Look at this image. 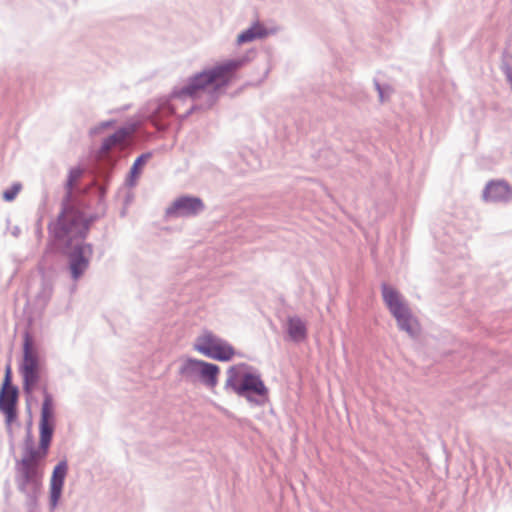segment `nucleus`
Wrapping results in <instances>:
<instances>
[{"mask_svg":"<svg viewBox=\"0 0 512 512\" xmlns=\"http://www.w3.org/2000/svg\"><path fill=\"white\" fill-rule=\"evenodd\" d=\"M145 161H146V157L145 156L139 157L135 161V163H134V165H133V167L131 169V173L132 174H137L139 172L140 167L145 163Z\"/></svg>","mask_w":512,"mask_h":512,"instance_id":"6ab92c4d","label":"nucleus"},{"mask_svg":"<svg viewBox=\"0 0 512 512\" xmlns=\"http://www.w3.org/2000/svg\"><path fill=\"white\" fill-rule=\"evenodd\" d=\"M145 161H146V157L145 156L139 157L135 161V163H134V165H133V167L131 169V173L132 174H137L139 172L140 167L145 163Z\"/></svg>","mask_w":512,"mask_h":512,"instance_id":"aec40b11","label":"nucleus"},{"mask_svg":"<svg viewBox=\"0 0 512 512\" xmlns=\"http://www.w3.org/2000/svg\"><path fill=\"white\" fill-rule=\"evenodd\" d=\"M88 229V223L75 211H65L53 228L55 236L71 247L68 252L69 270L75 281L88 269L93 255V248L90 244L78 243L79 240L86 237Z\"/></svg>","mask_w":512,"mask_h":512,"instance_id":"f257e3e1","label":"nucleus"},{"mask_svg":"<svg viewBox=\"0 0 512 512\" xmlns=\"http://www.w3.org/2000/svg\"><path fill=\"white\" fill-rule=\"evenodd\" d=\"M43 417L40 419L39 449L27 448L23 458L17 463L18 485L22 492L36 493L42 482L43 463L52 439L54 421H49V411L45 407Z\"/></svg>","mask_w":512,"mask_h":512,"instance_id":"f03ea898","label":"nucleus"},{"mask_svg":"<svg viewBox=\"0 0 512 512\" xmlns=\"http://www.w3.org/2000/svg\"><path fill=\"white\" fill-rule=\"evenodd\" d=\"M243 65L242 60H228L195 75L182 91L172 97V109L183 96L196 97L201 92H216L226 87L234 78L236 71Z\"/></svg>","mask_w":512,"mask_h":512,"instance_id":"20e7f679","label":"nucleus"},{"mask_svg":"<svg viewBox=\"0 0 512 512\" xmlns=\"http://www.w3.org/2000/svg\"><path fill=\"white\" fill-rule=\"evenodd\" d=\"M82 174H83V170L80 167L72 168L69 171L67 182H66V189H67V193L69 195L72 193L73 188L78 183Z\"/></svg>","mask_w":512,"mask_h":512,"instance_id":"f3484780","label":"nucleus"},{"mask_svg":"<svg viewBox=\"0 0 512 512\" xmlns=\"http://www.w3.org/2000/svg\"><path fill=\"white\" fill-rule=\"evenodd\" d=\"M246 368L244 364L232 366L228 369V378L226 385L230 387L237 395L245 396L249 401H252V395L267 399L268 389L260 376L243 371Z\"/></svg>","mask_w":512,"mask_h":512,"instance_id":"39448f33","label":"nucleus"},{"mask_svg":"<svg viewBox=\"0 0 512 512\" xmlns=\"http://www.w3.org/2000/svg\"><path fill=\"white\" fill-rule=\"evenodd\" d=\"M180 373L186 377H197L210 388L218 384L220 368L216 364L203 360L187 358L180 367Z\"/></svg>","mask_w":512,"mask_h":512,"instance_id":"6e6552de","label":"nucleus"},{"mask_svg":"<svg viewBox=\"0 0 512 512\" xmlns=\"http://www.w3.org/2000/svg\"><path fill=\"white\" fill-rule=\"evenodd\" d=\"M20 373L23 379V390L29 397L33 395L36 389L42 391L44 400L41 408V417H43L44 409L47 407L49 411V421H54L53 396L48 391L45 363L28 334L24 338L23 359L20 365Z\"/></svg>","mask_w":512,"mask_h":512,"instance_id":"7ed1b4c3","label":"nucleus"},{"mask_svg":"<svg viewBox=\"0 0 512 512\" xmlns=\"http://www.w3.org/2000/svg\"><path fill=\"white\" fill-rule=\"evenodd\" d=\"M66 474H67L66 462H60L58 465H56V467L54 468V471H53V474L51 477V483H50L51 500H52L53 504H55L58 501V499L60 498Z\"/></svg>","mask_w":512,"mask_h":512,"instance_id":"ddd939ff","label":"nucleus"},{"mask_svg":"<svg viewBox=\"0 0 512 512\" xmlns=\"http://www.w3.org/2000/svg\"><path fill=\"white\" fill-rule=\"evenodd\" d=\"M267 35L266 29L259 23L254 24L249 29L243 31L237 37V43L243 44L252 42L255 39L263 38Z\"/></svg>","mask_w":512,"mask_h":512,"instance_id":"dca6fc26","label":"nucleus"},{"mask_svg":"<svg viewBox=\"0 0 512 512\" xmlns=\"http://www.w3.org/2000/svg\"><path fill=\"white\" fill-rule=\"evenodd\" d=\"M203 208L204 204L200 198L183 196L173 202L167 209V214L170 216H192Z\"/></svg>","mask_w":512,"mask_h":512,"instance_id":"9d476101","label":"nucleus"},{"mask_svg":"<svg viewBox=\"0 0 512 512\" xmlns=\"http://www.w3.org/2000/svg\"><path fill=\"white\" fill-rule=\"evenodd\" d=\"M285 329L289 338L294 342H302L307 338V325L299 316H288Z\"/></svg>","mask_w":512,"mask_h":512,"instance_id":"f8f14e48","label":"nucleus"},{"mask_svg":"<svg viewBox=\"0 0 512 512\" xmlns=\"http://www.w3.org/2000/svg\"><path fill=\"white\" fill-rule=\"evenodd\" d=\"M482 196L488 202H507L512 199V187L504 180H492L486 184Z\"/></svg>","mask_w":512,"mask_h":512,"instance_id":"9b49d317","label":"nucleus"},{"mask_svg":"<svg viewBox=\"0 0 512 512\" xmlns=\"http://www.w3.org/2000/svg\"><path fill=\"white\" fill-rule=\"evenodd\" d=\"M382 296L389 311L395 317L399 328L410 335L416 334L419 331L418 322L411 314L400 293L393 287L384 284L382 286Z\"/></svg>","mask_w":512,"mask_h":512,"instance_id":"423d86ee","label":"nucleus"},{"mask_svg":"<svg viewBox=\"0 0 512 512\" xmlns=\"http://www.w3.org/2000/svg\"><path fill=\"white\" fill-rule=\"evenodd\" d=\"M193 349L198 353L222 362L232 360L236 353L235 348L226 340L204 330L194 341Z\"/></svg>","mask_w":512,"mask_h":512,"instance_id":"0eeeda50","label":"nucleus"},{"mask_svg":"<svg viewBox=\"0 0 512 512\" xmlns=\"http://www.w3.org/2000/svg\"><path fill=\"white\" fill-rule=\"evenodd\" d=\"M12 369L8 364L5 369L4 380L0 389V411L5 415L6 423L11 425L17 418L16 404L18 401V389L11 384Z\"/></svg>","mask_w":512,"mask_h":512,"instance_id":"1a4fd4ad","label":"nucleus"},{"mask_svg":"<svg viewBox=\"0 0 512 512\" xmlns=\"http://www.w3.org/2000/svg\"><path fill=\"white\" fill-rule=\"evenodd\" d=\"M22 185L21 183H14L11 188L5 190L3 192V199L7 202L13 201L18 193L21 191Z\"/></svg>","mask_w":512,"mask_h":512,"instance_id":"a211bd4d","label":"nucleus"},{"mask_svg":"<svg viewBox=\"0 0 512 512\" xmlns=\"http://www.w3.org/2000/svg\"><path fill=\"white\" fill-rule=\"evenodd\" d=\"M130 131L127 129H119L113 135L106 138L102 144L100 155L104 157L114 147H122L128 138Z\"/></svg>","mask_w":512,"mask_h":512,"instance_id":"2eb2a0df","label":"nucleus"},{"mask_svg":"<svg viewBox=\"0 0 512 512\" xmlns=\"http://www.w3.org/2000/svg\"><path fill=\"white\" fill-rule=\"evenodd\" d=\"M130 131L127 129H119L113 135L106 138L102 144L100 155L104 157L114 147H122L128 138Z\"/></svg>","mask_w":512,"mask_h":512,"instance_id":"4468645a","label":"nucleus"}]
</instances>
